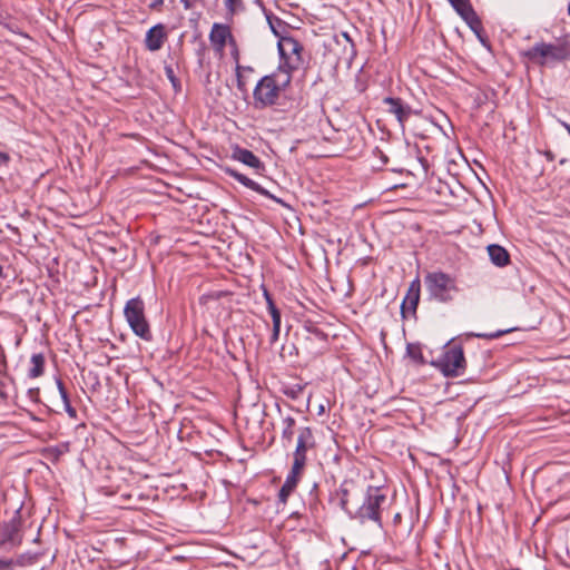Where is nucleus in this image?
Instances as JSON below:
<instances>
[{"instance_id":"1","label":"nucleus","mask_w":570,"mask_h":570,"mask_svg":"<svg viewBox=\"0 0 570 570\" xmlns=\"http://www.w3.org/2000/svg\"><path fill=\"white\" fill-rule=\"evenodd\" d=\"M335 497L338 499V507L351 519L357 520L361 524L373 522L382 528L381 507L386 501V495L382 493L380 488L367 487L362 494L361 504H356L354 508L350 505L351 491L346 481L336 490Z\"/></svg>"},{"instance_id":"2","label":"nucleus","mask_w":570,"mask_h":570,"mask_svg":"<svg viewBox=\"0 0 570 570\" xmlns=\"http://www.w3.org/2000/svg\"><path fill=\"white\" fill-rule=\"evenodd\" d=\"M289 81L291 76L288 72L264 76L256 83L253 91L254 107L256 109H265L274 106L279 98L281 91Z\"/></svg>"},{"instance_id":"3","label":"nucleus","mask_w":570,"mask_h":570,"mask_svg":"<svg viewBox=\"0 0 570 570\" xmlns=\"http://www.w3.org/2000/svg\"><path fill=\"white\" fill-rule=\"evenodd\" d=\"M425 288L430 299L439 303H450L459 292L456 279L444 272H430L424 277Z\"/></svg>"},{"instance_id":"4","label":"nucleus","mask_w":570,"mask_h":570,"mask_svg":"<svg viewBox=\"0 0 570 570\" xmlns=\"http://www.w3.org/2000/svg\"><path fill=\"white\" fill-rule=\"evenodd\" d=\"M124 315L132 332L145 341H150L153 335L145 316V303L137 296L127 301Z\"/></svg>"},{"instance_id":"5","label":"nucleus","mask_w":570,"mask_h":570,"mask_svg":"<svg viewBox=\"0 0 570 570\" xmlns=\"http://www.w3.org/2000/svg\"><path fill=\"white\" fill-rule=\"evenodd\" d=\"M525 56L540 65L566 60L570 56V47L567 43H535Z\"/></svg>"},{"instance_id":"6","label":"nucleus","mask_w":570,"mask_h":570,"mask_svg":"<svg viewBox=\"0 0 570 570\" xmlns=\"http://www.w3.org/2000/svg\"><path fill=\"white\" fill-rule=\"evenodd\" d=\"M465 363L462 346L452 345L442 353L434 365L443 373L444 376L456 377L463 373Z\"/></svg>"},{"instance_id":"7","label":"nucleus","mask_w":570,"mask_h":570,"mask_svg":"<svg viewBox=\"0 0 570 570\" xmlns=\"http://www.w3.org/2000/svg\"><path fill=\"white\" fill-rule=\"evenodd\" d=\"M316 445L313 430L309 426L301 428L298 430L297 443L293 453V465L303 468L306 464V453L308 450L314 449Z\"/></svg>"},{"instance_id":"8","label":"nucleus","mask_w":570,"mask_h":570,"mask_svg":"<svg viewBox=\"0 0 570 570\" xmlns=\"http://www.w3.org/2000/svg\"><path fill=\"white\" fill-rule=\"evenodd\" d=\"M21 527V508H19L14 511V515L6 522L0 530V548L7 543L19 546L22 542Z\"/></svg>"},{"instance_id":"9","label":"nucleus","mask_w":570,"mask_h":570,"mask_svg":"<svg viewBox=\"0 0 570 570\" xmlns=\"http://www.w3.org/2000/svg\"><path fill=\"white\" fill-rule=\"evenodd\" d=\"M421 283L419 278L411 282L406 295L401 304V314L406 317L407 314H415L420 301Z\"/></svg>"},{"instance_id":"10","label":"nucleus","mask_w":570,"mask_h":570,"mask_svg":"<svg viewBox=\"0 0 570 570\" xmlns=\"http://www.w3.org/2000/svg\"><path fill=\"white\" fill-rule=\"evenodd\" d=\"M232 158L255 169L257 174L265 169L261 159L250 150L236 146L233 149Z\"/></svg>"},{"instance_id":"11","label":"nucleus","mask_w":570,"mask_h":570,"mask_svg":"<svg viewBox=\"0 0 570 570\" xmlns=\"http://www.w3.org/2000/svg\"><path fill=\"white\" fill-rule=\"evenodd\" d=\"M303 470H304L303 468L296 469V465L292 464V469H291L289 473L287 474L285 482L278 492V501L281 503L285 504L287 502L288 497L297 487V483L299 481Z\"/></svg>"},{"instance_id":"12","label":"nucleus","mask_w":570,"mask_h":570,"mask_svg":"<svg viewBox=\"0 0 570 570\" xmlns=\"http://www.w3.org/2000/svg\"><path fill=\"white\" fill-rule=\"evenodd\" d=\"M166 38L165 26L157 23L147 31L145 46L149 51H158L163 47Z\"/></svg>"},{"instance_id":"13","label":"nucleus","mask_w":570,"mask_h":570,"mask_svg":"<svg viewBox=\"0 0 570 570\" xmlns=\"http://www.w3.org/2000/svg\"><path fill=\"white\" fill-rule=\"evenodd\" d=\"M225 173L236 179L239 184H242L243 186L265 196V197H268V198H272L276 202H281L279 199H277L275 196H273L272 194H269L268 190H266L264 187H262L259 184H257L256 181H254L253 179L248 178L247 176L238 173L236 169H233V168H225Z\"/></svg>"},{"instance_id":"14","label":"nucleus","mask_w":570,"mask_h":570,"mask_svg":"<svg viewBox=\"0 0 570 570\" xmlns=\"http://www.w3.org/2000/svg\"><path fill=\"white\" fill-rule=\"evenodd\" d=\"M383 102L389 107L387 111L393 114L403 127L411 114V108L405 106L400 98L386 97Z\"/></svg>"},{"instance_id":"15","label":"nucleus","mask_w":570,"mask_h":570,"mask_svg":"<svg viewBox=\"0 0 570 570\" xmlns=\"http://www.w3.org/2000/svg\"><path fill=\"white\" fill-rule=\"evenodd\" d=\"M227 39H233L229 27L222 23H214L209 33L210 42L218 49H223Z\"/></svg>"},{"instance_id":"16","label":"nucleus","mask_w":570,"mask_h":570,"mask_svg":"<svg viewBox=\"0 0 570 570\" xmlns=\"http://www.w3.org/2000/svg\"><path fill=\"white\" fill-rule=\"evenodd\" d=\"M488 254L491 262L499 266L503 267L509 264L510 256L507 249L500 245L491 244L488 246Z\"/></svg>"},{"instance_id":"17","label":"nucleus","mask_w":570,"mask_h":570,"mask_svg":"<svg viewBox=\"0 0 570 570\" xmlns=\"http://www.w3.org/2000/svg\"><path fill=\"white\" fill-rule=\"evenodd\" d=\"M279 53L284 57L286 51H291L292 53L297 56V60H299V53L303 50L302 45L292 37H285L278 42Z\"/></svg>"},{"instance_id":"18","label":"nucleus","mask_w":570,"mask_h":570,"mask_svg":"<svg viewBox=\"0 0 570 570\" xmlns=\"http://www.w3.org/2000/svg\"><path fill=\"white\" fill-rule=\"evenodd\" d=\"M295 419L292 416H286L282 420V434L281 439L284 446H287L292 443L294 438V428H295Z\"/></svg>"},{"instance_id":"19","label":"nucleus","mask_w":570,"mask_h":570,"mask_svg":"<svg viewBox=\"0 0 570 570\" xmlns=\"http://www.w3.org/2000/svg\"><path fill=\"white\" fill-rule=\"evenodd\" d=\"M31 367L28 371L30 379H37L43 374L45 356L41 353L33 354L30 358Z\"/></svg>"},{"instance_id":"20","label":"nucleus","mask_w":570,"mask_h":570,"mask_svg":"<svg viewBox=\"0 0 570 570\" xmlns=\"http://www.w3.org/2000/svg\"><path fill=\"white\" fill-rule=\"evenodd\" d=\"M57 387H58V391H59V394H60V397L63 402V407H65V411L67 412V414L71 417V419H76L77 417V411L75 407L71 406V403H70V400H69V395H68V392L62 383V381L60 379H57Z\"/></svg>"},{"instance_id":"21","label":"nucleus","mask_w":570,"mask_h":570,"mask_svg":"<svg viewBox=\"0 0 570 570\" xmlns=\"http://www.w3.org/2000/svg\"><path fill=\"white\" fill-rule=\"evenodd\" d=\"M69 451V444L63 443L57 446H49L43 450V454L48 460L58 461L61 455Z\"/></svg>"},{"instance_id":"22","label":"nucleus","mask_w":570,"mask_h":570,"mask_svg":"<svg viewBox=\"0 0 570 570\" xmlns=\"http://www.w3.org/2000/svg\"><path fill=\"white\" fill-rule=\"evenodd\" d=\"M465 23L473 31V33L478 37V39L482 43H485V39L483 38V35H482V32H483L482 22H481L479 16L476 14V12H474L472 16H470V18L466 19Z\"/></svg>"},{"instance_id":"23","label":"nucleus","mask_w":570,"mask_h":570,"mask_svg":"<svg viewBox=\"0 0 570 570\" xmlns=\"http://www.w3.org/2000/svg\"><path fill=\"white\" fill-rule=\"evenodd\" d=\"M227 13L235 14L245 9L243 0H223Z\"/></svg>"},{"instance_id":"24","label":"nucleus","mask_w":570,"mask_h":570,"mask_svg":"<svg viewBox=\"0 0 570 570\" xmlns=\"http://www.w3.org/2000/svg\"><path fill=\"white\" fill-rule=\"evenodd\" d=\"M511 331H512V328H507V330H498L495 332H490V333H471L470 335L473 337H478V338L494 340V338L501 337L502 335H504L507 333H510Z\"/></svg>"},{"instance_id":"25","label":"nucleus","mask_w":570,"mask_h":570,"mask_svg":"<svg viewBox=\"0 0 570 570\" xmlns=\"http://www.w3.org/2000/svg\"><path fill=\"white\" fill-rule=\"evenodd\" d=\"M406 353L411 358L423 363V355L421 348L417 345L407 344Z\"/></svg>"},{"instance_id":"26","label":"nucleus","mask_w":570,"mask_h":570,"mask_svg":"<svg viewBox=\"0 0 570 570\" xmlns=\"http://www.w3.org/2000/svg\"><path fill=\"white\" fill-rule=\"evenodd\" d=\"M265 17H266V20H267L273 33L275 36H278V31L276 30V24L277 26L283 24L282 19H279L278 17H275L272 12H266Z\"/></svg>"},{"instance_id":"27","label":"nucleus","mask_w":570,"mask_h":570,"mask_svg":"<svg viewBox=\"0 0 570 570\" xmlns=\"http://www.w3.org/2000/svg\"><path fill=\"white\" fill-rule=\"evenodd\" d=\"M19 561L11 558H0V570H13L16 566H20Z\"/></svg>"},{"instance_id":"28","label":"nucleus","mask_w":570,"mask_h":570,"mask_svg":"<svg viewBox=\"0 0 570 570\" xmlns=\"http://www.w3.org/2000/svg\"><path fill=\"white\" fill-rule=\"evenodd\" d=\"M464 21H466V19L470 18V16H472L475 11L474 9L472 8L471 3H469L468 6H465L464 8L455 11Z\"/></svg>"},{"instance_id":"29","label":"nucleus","mask_w":570,"mask_h":570,"mask_svg":"<svg viewBox=\"0 0 570 570\" xmlns=\"http://www.w3.org/2000/svg\"><path fill=\"white\" fill-rule=\"evenodd\" d=\"M464 21H466V19L470 18V16H472L475 11L474 9L472 8L471 3H469L468 6H465L464 8L455 11Z\"/></svg>"},{"instance_id":"30","label":"nucleus","mask_w":570,"mask_h":570,"mask_svg":"<svg viewBox=\"0 0 570 570\" xmlns=\"http://www.w3.org/2000/svg\"><path fill=\"white\" fill-rule=\"evenodd\" d=\"M464 21H466V19L470 18V16H472L475 11L474 9L472 8L471 3H469L468 6H465L464 8L455 11Z\"/></svg>"},{"instance_id":"31","label":"nucleus","mask_w":570,"mask_h":570,"mask_svg":"<svg viewBox=\"0 0 570 570\" xmlns=\"http://www.w3.org/2000/svg\"><path fill=\"white\" fill-rule=\"evenodd\" d=\"M165 72H166V76L167 78L169 79V81L173 83V86L176 88L178 85H179V81L178 79L176 78L175 73H174V70L171 67H166L165 68Z\"/></svg>"},{"instance_id":"32","label":"nucleus","mask_w":570,"mask_h":570,"mask_svg":"<svg viewBox=\"0 0 570 570\" xmlns=\"http://www.w3.org/2000/svg\"><path fill=\"white\" fill-rule=\"evenodd\" d=\"M452 8L458 11L470 3V0H448Z\"/></svg>"},{"instance_id":"33","label":"nucleus","mask_w":570,"mask_h":570,"mask_svg":"<svg viewBox=\"0 0 570 570\" xmlns=\"http://www.w3.org/2000/svg\"><path fill=\"white\" fill-rule=\"evenodd\" d=\"M240 69H245V70H248V71H253V68H250V67L243 68V67H240V66H237V67H236L237 86H238V88H239L240 90H243V89H244L245 83H244V81H243V79H242V77H240V73H239V70H240Z\"/></svg>"},{"instance_id":"34","label":"nucleus","mask_w":570,"mask_h":570,"mask_svg":"<svg viewBox=\"0 0 570 570\" xmlns=\"http://www.w3.org/2000/svg\"><path fill=\"white\" fill-rule=\"evenodd\" d=\"M281 332V324H273V331L271 335V344H274L278 337Z\"/></svg>"},{"instance_id":"35","label":"nucleus","mask_w":570,"mask_h":570,"mask_svg":"<svg viewBox=\"0 0 570 570\" xmlns=\"http://www.w3.org/2000/svg\"><path fill=\"white\" fill-rule=\"evenodd\" d=\"M264 297L266 299V304H267V309L268 312H271L273 308H277L271 294L265 289L264 291Z\"/></svg>"},{"instance_id":"36","label":"nucleus","mask_w":570,"mask_h":570,"mask_svg":"<svg viewBox=\"0 0 570 570\" xmlns=\"http://www.w3.org/2000/svg\"><path fill=\"white\" fill-rule=\"evenodd\" d=\"M269 314H271L273 324H281V312L278 308H273L269 312Z\"/></svg>"},{"instance_id":"37","label":"nucleus","mask_w":570,"mask_h":570,"mask_svg":"<svg viewBox=\"0 0 570 570\" xmlns=\"http://www.w3.org/2000/svg\"><path fill=\"white\" fill-rule=\"evenodd\" d=\"M9 161H10L9 154L0 151V167H7Z\"/></svg>"},{"instance_id":"38","label":"nucleus","mask_w":570,"mask_h":570,"mask_svg":"<svg viewBox=\"0 0 570 570\" xmlns=\"http://www.w3.org/2000/svg\"><path fill=\"white\" fill-rule=\"evenodd\" d=\"M164 4V0H151V2L149 3V8L151 10H158L163 7Z\"/></svg>"},{"instance_id":"39","label":"nucleus","mask_w":570,"mask_h":570,"mask_svg":"<svg viewBox=\"0 0 570 570\" xmlns=\"http://www.w3.org/2000/svg\"><path fill=\"white\" fill-rule=\"evenodd\" d=\"M186 10L191 9L199 0H180Z\"/></svg>"},{"instance_id":"40","label":"nucleus","mask_w":570,"mask_h":570,"mask_svg":"<svg viewBox=\"0 0 570 570\" xmlns=\"http://www.w3.org/2000/svg\"><path fill=\"white\" fill-rule=\"evenodd\" d=\"M254 2H255V4H257L262 9L264 14H266V12H271L269 10L266 9V7L264 6L262 0H254Z\"/></svg>"},{"instance_id":"41","label":"nucleus","mask_w":570,"mask_h":570,"mask_svg":"<svg viewBox=\"0 0 570 570\" xmlns=\"http://www.w3.org/2000/svg\"><path fill=\"white\" fill-rule=\"evenodd\" d=\"M543 155L549 161H552L554 159V154L551 150H546Z\"/></svg>"},{"instance_id":"42","label":"nucleus","mask_w":570,"mask_h":570,"mask_svg":"<svg viewBox=\"0 0 570 570\" xmlns=\"http://www.w3.org/2000/svg\"><path fill=\"white\" fill-rule=\"evenodd\" d=\"M343 37L344 39H346L347 41L352 42V39L350 38L348 33L347 32H343Z\"/></svg>"},{"instance_id":"43","label":"nucleus","mask_w":570,"mask_h":570,"mask_svg":"<svg viewBox=\"0 0 570 570\" xmlns=\"http://www.w3.org/2000/svg\"><path fill=\"white\" fill-rule=\"evenodd\" d=\"M567 163L566 158L560 159V165H564Z\"/></svg>"},{"instance_id":"44","label":"nucleus","mask_w":570,"mask_h":570,"mask_svg":"<svg viewBox=\"0 0 570 570\" xmlns=\"http://www.w3.org/2000/svg\"><path fill=\"white\" fill-rule=\"evenodd\" d=\"M0 277H3V267L0 265Z\"/></svg>"},{"instance_id":"45","label":"nucleus","mask_w":570,"mask_h":570,"mask_svg":"<svg viewBox=\"0 0 570 570\" xmlns=\"http://www.w3.org/2000/svg\"><path fill=\"white\" fill-rule=\"evenodd\" d=\"M568 14L570 16V2L568 3Z\"/></svg>"}]
</instances>
